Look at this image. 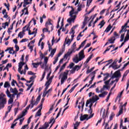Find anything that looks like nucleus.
Masks as SVG:
<instances>
[{
	"label": "nucleus",
	"mask_w": 129,
	"mask_h": 129,
	"mask_svg": "<svg viewBox=\"0 0 129 129\" xmlns=\"http://www.w3.org/2000/svg\"><path fill=\"white\" fill-rule=\"evenodd\" d=\"M71 8L72 10L70 12V16L71 18H70L67 20V22L69 23V24H72V22L73 23H74L75 19L77 17L76 15H73V14H74V8H73V7L71 6Z\"/></svg>",
	"instance_id": "1"
},
{
	"label": "nucleus",
	"mask_w": 129,
	"mask_h": 129,
	"mask_svg": "<svg viewBox=\"0 0 129 129\" xmlns=\"http://www.w3.org/2000/svg\"><path fill=\"white\" fill-rule=\"evenodd\" d=\"M97 100H99V98L97 95H95V96H93L91 98L87 100L86 103V106L87 107L88 106V105L90 103V102H92L93 103H94L96 101H97Z\"/></svg>",
	"instance_id": "2"
},
{
	"label": "nucleus",
	"mask_w": 129,
	"mask_h": 129,
	"mask_svg": "<svg viewBox=\"0 0 129 129\" xmlns=\"http://www.w3.org/2000/svg\"><path fill=\"white\" fill-rule=\"evenodd\" d=\"M68 73H69V71L66 70L62 74V77L61 78L60 80V84H64V82L67 80V78H68Z\"/></svg>",
	"instance_id": "3"
},
{
	"label": "nucleus",
	"mask_w": 129,
	"mask_h": 129,
	"mask_svg": "<svg viewBox=\"0 0 129 129\" xmlns=\"http://www.w3.org/2000/svg\"><path fill=\"white\" fill-rule=\"evenodd\" d=\"M7 103V99L0 97V109L5 107V104Z\"/></svg>",
	"instance_id": "4"
},
{
	"label": "nucleus",
	"mask_w": 129,
	"mask_h": 129,
	"mask_svg": "<svg viewBox=\"0 0 129 129\" xmlns=\"http://www.w3.org/2000/svg\"><path fill=\"white\" fill-rule=\"evenodd\" d=\"M120 71H121V70H118L116 71L111 76V79H114V78H118V77H120L121 76Z\"/></svg>",
	"instance_id": "5"
},
{
	"label": "nucleus",
	"mask_w": 129,
	"mask_h": 129,
	"mask_svg": "<svg viewBox=\"0 0 129 129\" xmlns=\"http://www.w3.org/2000/svg\"><path fill=\"white\" fill-rule=\"evenodd\" d=\"M94 114H92V115H90L88 117V115L87 114H84V115H81L80 116V120L81 121H83V120H85L86 119L87 120H88V119L92 118V117H93V115Z\"/></svg>",
	"instance_id": "6"
},
{
	"label": "nucleus",
	"mask_w": 129,
	"mask_h": 129,
	"mask_svg": "<svg viewBox=\"0 0 129 129\" xmlns=\"http://www.w3.org/2000/svg\"><path fill=\"white\" fill-rule=\"evenodd\" d=\"M6 93L8 97H9L10 98L8 100L9 104H11V103H13V102H14V99L12 97V94H11V92H10L9 89H7Z\"/></svg>",
	"instance_id": "7"
},
{
	"label": "nucleus",
	"mask_w": 129,
	"mask_h": 129,
	"mask_svg": "<svg viewBox=\"0 0 129 129\" xmlns=\"http://www.w3.org/2000/svg\"><path fill=\"white\" fill-rule=\"evenodd\" d=\"M72 53H73V50L69 51L66 54H64L63 58H61L59 60V64L63 63V61L64 59H66V60H67V58H68V57L69 56H70V55H71V54H72Z\"/></svg>",
	"instance_id": "8"
},
{
	"label": "nucleus",
	"mask_w": 129,
	"mask_h": 129,
	"mask_svg": "<svg viewBox=\"0 0 129 129\" xmlns=\"http://www.w3.org/2000/svg\"><path fill=\"white\" fill-rule=\"evenodd\" d=\"M54 120V118L51 117L50 119V121L48 122H45L44 123V126L42 127H39V129H47V127H49V124L53 122V120Z\"/></svg>",
	"instance_id": "9"
},
{
	"label": "nucleus",
	"mask_w": 129,
	"mask_h": 129,
	"mask_svg": "<svg viewBox=\"0 0 129 129\" xmlns=\"http://www.w3.org/2000/svg\"><path fill=\"white\" fill-rule=\"evenodd\" d=\"M85 58V55H84V49L81 50L80 52L79 53V58L80 60H83Z\"/></svg>",
	"instance_id": "10"
},
{
	"label": "nucleus",
	"mask_w": 129,
	"mask_h": 129,
	"mask_svg": "<svg viewBox=\"0 0 129 129\" xmlns=\"http://www.w3.org/2000/svg\"><path fill=\"white\" fill-rule=\"evenodd\" d=\"M7 20H8V22L2 23V28H3V29H6V27H9V25L11 23V17H8Z\"/></svg>",
	"instance_id": "11"
},
{
	"label": "nucleus",
	"mask_w": 129,
	"mask_h": 129,
	"mask_svg": "<svg viewBox=\"0 0 129 129\" xmlns=\"http://www.w3.org/2000/svg\"><path fill=\"white\" fill-rule=\"evenodd\" d=\"M123 113V106H120V109L119 110L118 113L116 115L117 117H118L120 115V114H122Z\"/></svg>",
	"instance_id": "12"
},
{
	"label": "nucleus",
	"mask_w": 129,
	"mask_h": 129,
	"mask_svg": "<svg viewBox=\"0 0 129 129\" xmlns=\"http://www.w3.org/2000/svg\"><path fill=\"white\" fill-rule=\"evenodd\" d=\"M51 25V31H53V24L51 23V21L46 22L45 23L46 28H49V26Z\"/></svg>",
	"instance_id": "13"
},
{
	"label": "nucleus",
	"mask_w": 129,
	"mask_h": 129,
	"mask_svg": "<svg viewBox=\"0 0 129 129\" xmlns=\"http://www.w3.org/2000/svg\"><path fill=\"white\" fill-rule=\"evenodd\" d=\"M114 41H115V37L112 36L110 38V39H108V42H109L110 44H114Z\"/></svg>",
	"instance_id": "14"
},
{
	"label": "nucleus",
	"mask_w": 129,
	"mask_h": 129,
	"mask_svg": "<svg viewBox=\"0 0 129 129\" xmlns=\"http://www.w3.org/2000/svg\"><path fill=\"white\" fill-rule=\"evenodd\" d=\"M10 91L12 93H16V94H18L19 91H18V90L17 89V88H15L13 89V88H10Z\"/></svg>",
	"instance_id": "15"
},
{
	"label": "nucleus",
	"mask_w": 129,
	"mask_h": 129,
	"mask_svg": "<svg viewBox=\"0 0 129 129\" xmlns=\"http://www.w3.org/2000/svg\"><path fill=\"white\" fill-rule=\"evenodd\" d=\"M103 76H106L103 79V81H106V80H107V79H108L109 76H110V75L109 74V73H106L103 74Z\"/></svg>",
	"instance_id": "16"
},
{
	"label": "nucleus",
	"mask_w": 129,
	"mask_h": 129,
	"mask_svg": "<svg viewBox=\"0 0 129 129\" xmlns=\"http://www.w3.org/2000/svg\"><path fill=\"white\" fill-rule=\"evenodd\" d=\"M24 65H25V62H23V61H20L19 63V68L18 71H20L22 70V68H23V66H24Z\"/></svg>",
	"instance_id": "17"
},
{
	"label": "nucleus",
	"mask_w": 129,
	"mask_h": 129,
	"mask_svg": "<svg viewBox=\"0 0 129 129\" xmlns=\"http://www.w3.org/2000/svg\"><path fill=\"white\" fill-rule=\"evenodd\" d=\"M129 23V19L127 20V22L126 23H125L124 25L122 26L121 27V31H122V33H123V32H124V28H125V27H126V26H127V24Z\"/></svg>",
	"instance_id": "18"
},
{
	"label": "nucleus",
	"mask_w": 129,
	"mask_h": 129,
	"mask_svg": "<svg viewBox=\"0 0 129 129\" xmlns=\"http://www.w3.org/2000/svg\"><path fill=\"white\" fill-rule=\"evenodd\" d=\"M111 28H112V26L110 25V24L109 25L104 31V32L106 33H108V32H109V31H110V30L111 29Z\"/></svg>",
	"instance_id": "19"
},
{
	"label": "nucleus",
	"mask_w": 129,
	"mask_h": 129,
	"mask_svg": "<svg viewBox=\"0 0 129 129\" xmlns=\"http://www.w3.org/2000/svg\"><path fill=\"white\" fill-rule=\"evenodd\" d=\"M107 93H108V92L104 91L102 94H99V97H105V95H107Z\"/></svg>",
	"instance_id": "20"
},
{
	"label": "nucleus",
	"mask_w": 129,
	"mask_h": 129,
	"mask_svg": "<svg viewBox=\"0 0 129 129\" xmlns=\"http://www.w3.org/2000/svg\"><path fill=\"white\" fill-rule=\"evenodd\" d=\"M79 104H82V110H83L84 104H85V103L84 102V98H82V101L79 103Z\"/></svg>",
	"instance_id": "21"
},
{
	"label": "nucleus",
	"mask_w": 129,
	"mask_h": 129,
	"mask_svg": "<svg viewBox=\"0 0 129 129\" xmlns=\"http://www.w3.org/2000/svg\"><path fill=\"white\" fill-rule=\"evenodd\" d=\"M9 67L10 68L12 67V63H8L6 67L4 69L3 71H5L6 69H7V71L9 72Z\"/></svg>",
	"instance_id": "22"
},
{
	"label": "nucleus",
	"mask_w": 129,
	"mask_h": 129,
	"mask_svg": "<svg viewBox=\"0 0 129 129\" xmlns=\"http://www.w3.org/2000/svg\"><path fill=\"white\" fill-rule=\"evenodd\" d=\"M9 87H11V84H10V83H9V82H6L4 84V88H9Z\"/></svg>",
	"instance_id": "23"
},
{
	"label": "nucleus",
	"mask_w": 129,
	"mask_h": 129,
	"mask_svg": "<svg viewBox=\"0 0 129 129\" xmlns=\"http://www.w3.org/2000/svg\"><path fill=\"white\" fill-rule=\"evenodd\" d=\"M51 79H48L45 83V86H50V85L51 83H52V82L51 81Z\"/></svg>",
	"instance_id": "24"
},
{
	"label": "nucleus",
	"mask_w": 129,
	"mask_h": 129,
	"mask_svg": "<svg viewBox=\"0 0 129 129\" xmlns=\"http://www.w3.org/2000/svg\"><path fill=\"white\" fill-rule=\"evenodd\" d=\"M93 55V54L90 55L89 57H88V58L86 59L84 64H87V63H88V62H89L90 61V60H91V58H92Z\"/></svg>",
	"instance_id": "25"
},
{
	"label": "nucleus",
	"mask_w": 129,
	"mask_h": 129,
	"mask_svg": "<svg viewBox=\"0 0 129 129\" xmlns=\"http://www.w3.org/2000/svg\"><path fill=\"white\" fill-rule=\"evenodd\" d=\"M106 115H107V111L106 112V114H105V109H104L102 115V117L103 119H104V123H105V117H106Z\"/></svg>",
	"instance_id": "26"
},
{
	"label": "nucleus",
	"mask_w": 129,
	"mask_h": 129,
	"mask_svg": "<svg viewBox=\"0 0 129 129\" xmlns=\"http://www.w3.org/2000/svg\"><path fill=\"white\" fill-rule=\"evenodd\" d=\"M56 53V48H54L51 50L50 52V55L49 56H51V57H52L54 56V54Z\"/></svg>",
	"instance_id": "27"
},
{
	"label": "nucleus",
	"mask_w": 129,
	"mask_h": 129,
	"mask_svg": "<svg viewBox=\"0 0 129 129\" xmlns=\"http://www.w3.org/2000/svg\"><path fill=\"white\" fill-rule=\"evenodd\" d=\"M67 64V62L64 63L60 68L59 72H61V71L64 70L65 69V67H66V65Z\"/></svg>",
	"instance_id": "28"
},
{
	"label": "nucleus",
	"mask_w": 129,
	"mask_h": 129,
	"mask_svg": "<svg viewBox=\"0 0 129 129\" xmlns=\"http://www.w3.org/2000/svg\"><path fill=\"white\" fill-rule=\"evenodd\" d=\"M97 71V70L93 71L92 73H91L90 74V75H89V76H91V77H95V74H96V71Z\"/></svg>",
	"instance_id": "29"
},
{
	"label": "nucleus",
	"mask_w": 129,
	"mask_h": 129,
	"mask_svg": "<svg viewBox=\"0 0 129 129\" xmlns=\"http://www.w3.org/2000/svg\"><path fill=\"white\" fill-rule=\"evenodd\" d=\"M13 51V54H15V51H14V48L13 47H8L6 50H5V52H8V51Z\"/></svg>",
	"instance_id": "30"
},
{
	"label": "nucleus",
	"mask_w": 129,
	"mask_h": 129,
	"mask_svg": "<svg viewBox=\"0 0 129 129\" xmlns=\"http://www.w3.org/2000/svg\"><path fill=\"white\" fill-rule=\"evenodd\" d=\"M41 109H39L38 111L35 114V117H37V116H41Z\"/></svg>",
	"instance_id": "31"
},
{
	"label": "nucleus",
	"mask_w": 129,
	"mask_h": 129,
	"mask_svg": "<svg viewBox=\"0 0 129 129\" xmlns=\"http://www.w3.org/2000/svg\"><path fill=\"white\" fill-rule=\"evenodd\" d=\"M49 60V58L46 56L44 57V64H45V66H47V63H48V60Z\"/></svg>",
	"instance_id": "32"
},
{
	"label": "nucleus",
	"mask_w": 129,
	"mask_h": 129,
	"mask_svg": "<svg viewBox=\"0 0 129 129\" xmlns=\"http://www.w3.org/2000/svg\"><path fill=\"white\" fill-rule=\"evenodd\" d=\"M79 124H80V122L77 121L74 125V129H78L77 127L79 126Z\"/></svg>",
	"instance_id": "33"
},
{
	"label": "nucleus",
	"mask_w": 129,
	"mask_h": 129,
	"mask_svg": "<svg viewBox=\"0 0 129 129\" xmlns=\"http://www.w3.org/2000/svg\"><path fill=\"white\" fill-rule=\"evenodd\" d=\"M114 115H115L114 113L112 112L109 117V120H112L113 119V117H114Z\"/></svg>",
	"instance_id": "34"
},
{
	"label": "nucleus",
	"mask_w": 129,
	"mask_h": 129,
	"mask_svg": "<svg viewBox=\"0 0 129 129\" xmlns=\"http://www.w3.org/2000/svg\"><path fill=\"white\" fill-rule=\"evenodd\" d=\"M109 68L111 67L112 68H113V70H116V69H118V67H117V65H114V66L110 65L109 66Z\"/></svg>",
	"instance_id": "35"
},
{
	"label": "nucleus",
	"mask_w": 129,
	"mask_h": 129,
	"mask_svg": "<svg viewBox=\"0 0 129 129\" xmlns=\"http://www.w3.org/2000/svg\"><path fill=\"white\" fill-rule=\"evenodd\" d=\"M94 68H95L94 67L92 68L91 69L88 70L86 72V74H89V73H91L92 71H93V70H94Z\"/></svg>",
	"instance_id": "36"
},
{
	"label": "nucleus",
	"mask_w": 129,
	"mask_h": 129,
	"mask_svg": "<svg viewBox=\"0 0 129 129\" xmlns=\"http://www.w3.org/2000/svg\"><path fill=\"white\" fill-rule=\"evenodd\" d=\"M61 111H62V108H60L59 112H58L56 117H55V119H57V118H58L59 116V115L61 114Z\"/></svg>",
	"instance_id": "37"
},
{
	"label": "nucleus",
	"mask_w": 129,
	"mask_h": 129,
	"mask_svg": "<svg viewBox=\"0 0 129 129\" xmlns=\"http://www.w3.org/2000/svg\"><path fill=\"white\" fill-rule=\"evenodd\" d=\"M73 61L75 63H78V62H79V61H81V60H80V58H78V57H76L73 59Z\"/></svg>",
	"instance_id": "38"
},
{
	"label": "nucleus",
	"mask_w": 129,
	"mask_h": 129,
	"mask_svg": "<svg viewBox=\"0 0 129 129\" xmlns=\"http://www.w3.org/2000/svg\"><path fill=\"white\" fill-rule=\"evenodd\" d=\"M86 41H87V39L85 40L84 41L82 42V43L80 44V47L82 48L83 47H84V45L86 43Z\"/></svg>",
	"instance_id": "39"
},
{
	"label": "nucleus",
	"mask_w": 129,
	"mask_h": 129,
	"mask_svg": "<svg viewBox=\"0 0 129 129\" xmlns=\"http://www.w3.org/2000/svg\"><path fill=\"white\" fill-rule=\"evenodd\" d=\"M31 23H32V20L29 22L27 25H26L27 27L26 29H25L26 31H29L30 30V26H31Z\"/></svg>",
	"instance_id": "40"
},
{
	"label": "nucleus",
	"mask_w": 129,
	"mask_h": 129,
	"mask_svg": "<svg viewBox=\"0 0 129 129\" xmlns=\"http://www.w3.org/2000/svg\"><path fill=\"white\" fill-rule=\"evenodd\" d=\"M67 38H66L65 40V44H67V45H68L69 46L70 44H71V40L70 39H68V41L66 42Z\"/></svg>",
	"instance_id": "41"
},
{
	"label": "nucleus",
	"mask_w": 129,
	"mask_h": 129,
	"mask_svg": "<svg viewBox=\"0 0 129 129\" xmlns=\"http://www.w3.org/2000/svg\"><path fill=\"white\" fill-rule=\"evenodd\" d=\"M104 25H105V22L104 20H102L100 22L98 26H101V27H103Z\"/></svg>",
	"instance_id": "42"
},
{
	"label": "nucleus",
	"mask_w": 129,
	"mask_h": 129,
	"mask_svg": "<svg viewBox=\"0 0 129 129\" xmlns=\"http://www.w3.org/2000/svg\"><path fill=\"white\" fill-rule=\"evenodd\" d=\"M32 64L33 66V68H38V67H39L37 62H33L32 63Z\"/></svg>",
	"instance_id": "43"
},
{
	"label": "nucleus",
	"mask_w": 129,
	"mask_h": 129,
	"mask_svg": "<svg viewBox=\"0 0 129 129\" xmlns=\"http://www.w3.org/2000/svg\"><path fill=\"white\" fill-rule=\"evenodd\" d=\"M60 21H61V17H58V22H57V24L56 25V28L57 29H59V27H60L59 25V23H60Z\"/></svg>",
	"instance_id": "44"
},
{
	"label": "nucleus",
	"mask_w": 129,
	"mask_h": 129,
	"mask_svg": "<svg viewBox=\"0 0 129 129\" xmlns=\"http://www.w3.org/2000/svg\"><path fill=\"white\" fill-rule=\"evenodd\" d=\"M124 35L125 33L122 34L121 35L120 42H122V41H123V39H124Z\"/></svg>",
	"instance_id": "45"
},
{
	"label": "nucleus",
	"mask_w": 129,
	"mask_h": 129,
	"mask_svg": "<svg viewBox=\"0 0 129 129\" xmlns=\"http://www.w3.org/2000/svg\"><path fill=\"white\" fill-rule=\"evenodd\" d=\"M4 5L7 8L8 11H10V4H7V3H4Z\"/></svg>",
	"instance_id": "46"
},
{
	"label": "nucleus",
	"mask_w": 129,
	"mask_h": 129,
	"mask_svg": "<svg viewBox=\"0 0 129 129\" xmlns=\"http://www.w3.org/2000/svg\"><path fill=\"white\" fill-rule=\"evenodd\" d=\"M123 93V90L119 94H118L116 97L117 98H120L121 97V95H122V93Z\"/></svg>",
	"instance_id": "47"
},
{
	"label": "nucleus",
	"mask_w": 129,
	"mask_h": 129,
	"mask_svg": "<svg viewBox=\"0 0 129 129\" xmlns=\"http://www.w3.org/2000/svg\"><path fill=\"white\" fill-rule=\"evenodd\" d=\"M27 28V25H26L25 26H24L23 28H22V31H21V33H22L23 34V35H25V32H26V29H25V28Z\"/></svg>",
	"instance_id": "48"
},
{
	"label": "nucleus",
	"mask_w": 129,
	"mask_h": 129,
	"mask_svg": "<svg viewBox=\"0 0 129 129\" xmlns=\"http://www.w3.org/2000/svg\"><path fill=\"white\" fill-rule=\"evenodd\" d=\"M90 46H91V43H87L86 44V45L84 47L83 50H85V49H86V48H88L89 47H90Z\"/></svg>",
	"instance_id": "49"
},
{
	"label": "nucleus",
	"mask_w": 129,
	"mask_h": 129,
	"mask_svg": "<svg viewBox=\"0 0 129 129\" xmlns=\"http://www.w3.org/2000/svg\"><path fill=\"white\" fill-rule=\"evenodd\" d=\"M18 37H20V38L21 39H22V38H23V37H24V34L23 33V32H20L19 34H18Z\"/></svg>",
	"instance_id": "50"
},
{
	"label": "nucleus",
	"mask_w": 129,
	"mask_h": 129,
	"mask_svg": "<svg viewBox=\"0 0 129 129\" xmlns=\"http://www.w3.org/2000/svg\"><path fill=\"white\" fill-rule=\"evenodd\" d=\"M46 75V72H44L41 79L40 80V81H43V80H44V79L45 78V76Z\"/></svg>",
	"instance_id": "51"
},
{
	"label": "nucleus",
	"mask_w": 129,
	"mask_h": 129,
	"mask_svg": "<svg viewBox=\"0 0 129 129\" xmlns=\"http://www.w3.org/2000/svg\"><path fill=\"white\" fill-rule=\"evenodd\" d=\"M36 77H37V76L36 75H34L33 76H32L30 78V81H33V80H34V79H35Z\"/></svg>",
	"instance_id": "52"
},
{
	"label": "nucleus",
	"mask_w": 129,
	"mask_h": 129,
	"mask_svg": "<svg viewBox=\"0 0 129 129\" xmlns=\"http://www.w3.org/2000/svg\"><path fill=\"white\" fill-rule=\"evenodd\" d=\"M58 59L59 58H58V57H56L55 58V59H54V60L53 62V65H55V64H56V63H57V62L58 61Z\"/></svg>",
	"instance_id": "53"
},
{
	"label": "nucleus",
	"mask_w": 129,
	"mask_h": 129,
	"mask_svg": "<svg viewBox=\"0 0 129 129\" xmlns=\"http://www.w3.org/2000/svg\"><path fill=\"white\" fill-rule=\"evenodd\" d=\"M43 32L44 33V32H49V28H44L43 29Z\"/></svg>",
	"instance_id": "54"
},
{
	"label": "nucleus",
	"mask_w": 129,
	"mask_h": 129,
	"mask_svg": "<svg viewBox=\"0 0 129 129\" xmlns=\"http://www.w3.org/2000/svg\"><path fill=\"white\" fill-rule=\"evenodd\" d=\"M15 83L16 84L17 83V81L15 80H13V81L11 83V85L12 86H15Z\"/></svg>",
	"instance_id": "55"
},
{
	"label": "nucleus",
	"mask_w": 129,
	"mask_h": 129,
	"mask_svg": "<svg viewBox=\"0 0 129 129\" xmlns=\"http://www.w3.org/2000/svg\"><path fill=\"white\" fill-rule=\"evenodd\" d=\"M27 112H28L27 111V110H24L23 111H22V115L23 116H25V115H26L27 114Z\"/></svg>",
	"instance_id": "56"
},
{
	"label": "nucleus",
	"mask_w": 129,
	"mask_h": 129,
	"mask_svg": "<svg viewBox=\"0 0 129 129\" xmlns=\"http://www.w3.org/2000/svg\"><path fill=\"white\" fill-rule=\"evenodd\" d=\"M28 39H26V38H24V39H23L22 40H21L20 42V43H24L25 42H27V41H28Z\"/></svg>",
	"instance_id": "57"
},
{
	"label": "nucleus",
	"mask_w": 129,
	"mask_h": 129,
	"mask_svg": "<svg viewBox=\"0 0 129 129\" xmlns=\"http://www.w3.org/2000/svg\"><path fill=\"white\" fill-rule=\"evenodd\" d=\"M74 69L76 70H79V69H80V67L79 66H75L74 67Z\"/></svg>",
	"instance_id": "58"
},
{
	"label": "nucleus",
	"mask_w": 129,
	"mask_h": 129,
	"mask_svg": "<svg viewBox=\"0 0 129 129\" xmlns=\"http://www.w3.org/2000/svg\"><path fill=\"white\" fill-rule=\"evenodd\" d=\"M15 48H16V52H18V51H19V50H20V47L17 44L15 45Z\"/></svg>",
	"instance_id": "59"
},
{
	"label": "nucleus",
	"mask_w": 129,
	"mask_h": 129,
	"mask_svg": "<svg viewBox=\"0 0 129 129\" xmlns=\"http://www.w3.org/2000/svg\"><path fill=\"white\" fill-rule=\"evenodd\" d=\"M38 29H36L35 31H33L31 33H29L30 35H34V34H36L37 33Z\"/></svg>",
	"instance_id": "60"
},
{
	"label": "nucleus",
	"mask_w": 129,
	"mask_h": 129,
	"mask_svg": "<svg viewBox=\"0 0 129 129\" xmlns=\"http://www.w3.org/2000/svg\"><path fill=\"white\" fill-rule=\"evenodd\" d=\"M8 61H9V59H6L5 60H3L2 61V65L6 64V63H8Z\"/></svg>",
	"instance_id": "61"
},
{
	"label": "nucleus",
	"mask_w": 129,
	"mask_h": 129,
	"mask_svg": "<svg viewBox=\"0 0 129 129\" xmlns=\"http://www.w3.org/2000/svg\"><path fill=\"white\" fill-rule=\"evenodd\" d=\"M40 100H41V95H39L36 98V101H38V102H39V101H40Z\"/></svg>",
	"instance_id": "62"
},
{
	"label": "nucleus",
	"mask_w": 129,
	"mask_h": 129,
	"mask_svg": "<svg viewBox=\"0 0 129 129\" xmlns=\"http://www.w3.org/2000/svg\"><path fill=\"white\" fill-rule=\"evenodd\" d=\"M28 75H35V73H33L32 71H29L28 72Z\"/></svg>",
	"instance_id": "63"
},
{
	"label": "nucleus",
	"mask_w": 129,
	"mask_h": 129,
	"mask_svg": "<svg viewBox=\"0 0 129 129\" xmlns=\"http://www.w3.org/2000/svg\"><path fill=\"white\" fill-rule=\"evenodd\" d=\"M117 62V59H115L114 62L111 64L112 65V66L114 65H116V63Z\"/></svg>",
	"instance_id": "64"
}]
</instances>
